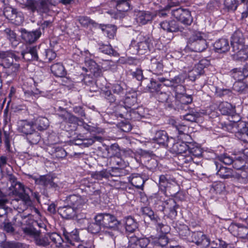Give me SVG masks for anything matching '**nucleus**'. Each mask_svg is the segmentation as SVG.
<instances>
[{
    "instance_id": "obj_1",
    "label": "nucleus",
    "mask_w": 248,
    "mask_h": 248,
    "mask_svg": "<svg viewBox=\"0 0 248 248\" xmlns=\"http://www.w3.org/2000/svg\"><path fill=\"white\" fill-rule=\"evenodd\" d=\"M95 223L91 224L89 231L114 238L116 232L121 229V223L115 216L109 214H98L94 217Z\"/></svg>"
},
{
    "instance_id": "obj_2",
    "label": "nucleus",
    "mask_w": 248,
    "mask_h": 248,
    "mask_svg": "<svg viewBox=\"0 0 248 248\" xmlns=\"http://www.w3.org/2000/svg\"><path fill=\"white\" fill-rule=\"evenodd\" d=\"M67 201L69 205L59 209V213L62 217L79 219L84 217V215H80V212L85 201L80 196L71 195L67 199Z\"/></svg>"
},
{
    "instance_id": "obj_3",
    "label": "nucleus",
    "mask_w": 248,
    "mask_h": 248,
    "mask_svg": "<svg viewBox=\"0 0 248 248\" xmlns=\"http://www.w3.org/2000/svg\"><path fill=\"white\" fill-rule=\"evenodd\" d=\"M206 35L203 32L196 31L189 39L186 46V49L195 52L203 51L207 47Z\"/></svg>"
},
{
    "instance_id": "obj_4",
    "label": "nucleus",
    "mask_w": 248,
    "mask_h": 248,
    "mask_svg": "<svg viewBox=\"0 0 248 248\" xmlns=\"http://www.w3.org/2000/svg\"><path fill=\"white\" fill-rule=\"evenodd\" d=\"M138 41H133L130 45V49L136 48V51L133 52L134 54H143L150 50L152 46L151 39L148 37L139 35L137 37Z\"/></svg>"
},
{
    "instance_id": "obj_5",
    "label": "nucleus",
    "mask_w": 248,
    "mask_h": 248,
    "mask_svg": "<svg viewBox=\"0 0 248 248\" xmlns=\"http://www.w3.org/2000/svg\"><path fill=\"white\" fill-rule=\"evenodd\" d=\"M13 195L17 196V198L15 200L13 201V203L17 201H20V202L24 204V207H14L15 208H20L21 210H24L27 206L31 205V202L29 196L26 193V190L25 189L24 186L20 183H16L14 187V189L13 190Z\"/></svg>"
},
{
    "instance_id": "obj_6",
    "label": "nucleus",
    "mask_w": 248,
    "mask_h": 248,
    "mask_svg": "<svg viewBox=\"0 0 248 248\" xmlns=\"http://www.w3.org/2000/svg\"><path fill=\"white\" fill-rule=\"evenodd\" d=\"M231 45L232 49L236 54L239 51L243 50L246 47L244 46V38L242 32L240 31H236L232 37Z\"/></svg>"
},
{
    "instance_id": "obj_7",
    "label": "nucleus",
    "mask_w": 248,
    "mask_h": 248,
    "mask_svg": "<svg viewBox=\"0 0 248 248\" xmlns=\"http://www.w3.org/2000/svg\"><path fill=\"white\" fill-rule=\"evenodd\" d=\"M129 243L127 248H152L149 238H139L136 236H129Z\"/></svg>"
},
{
    "instance_id": "obj_8",
    "label": "nucleus",
    "mask_w": 248,
    "mask_h": 248,
    "mask_svg": "<svg viewBox=\"0 0 248 248\" xmlns=\"http://www.w3.org/2000/svg\"><path fill=\"white\" fill-rule=\"evenodd\" d=\"M185 77L183 75H180L174 77L175 85H171L174 92V95L178 99L180 97L184 95L185 88L182 85V83L184 82Z\"/></svg>"
},
{
    "instance_id": "obj_9",
    "label": "nucleus",
    "mask_w": 248,
    "mask_h": 248,
    "mask_svg": "<svg viewBox=\"0 0 248 248\" xmlns=\"http://www.w3.org/2000/svg\"><path fill=\"white\" fill-rule=\"evenodd\" d=\"M245 172L242 171V174H240L238 172H234L233 170L224 167H220L217 171V174L222 178L226 179L233 177L240 182L242 181V175Z\"/></svg>"
},
{
    "instance_id": "obj_10",
    "label": "nucleus",
    "mask_w": 248,
    "mask_h": 248,
    "mask_svg": "<svg viewBox=\"0 0 248 248\" xmlns=\"http://www.w3.org/2000/svg\"><path fill=\"white\" fill-rule=\"evenodd\" d=\"M32 222L29 217H24L21 222V228L25 234L35 237L38 236L39 233L32 226Z\"/></svg>"
},
{
    "instance_id": "obj_11",
    "label": "nucleus",
    "mask_w": 248,
    "mask_h": 248,
    "mask_svg": "<svg viewBox=\"0 0 248 248\" xmlns=\"http://www.w3.org/2000/svg\"><path fill=\"white\" fill-rule=\"evenodd\" d=\"M208 64V62L206 60L200 61L192 70L189 71L188 76L190 79L194 80L197 76L202 74L204 68Z\"/></svg>"
},
{
    "instance_id": "obj_12",
    "label": "nucleus",
    "mask_w": 248,
    "mask_h": 248,
    "mask_svg": "<svg viewBox=\"0 0 248 248\" xmlns=\"http://www.w3.org/2000/svg\"><path fill=\"white\" fill-rule=\"evenodd\" d=\"M173 149L177 154H182L186 153L187 151L192 153L194 155L198 156L201 155V151L200 148H197L195 150L198 151L197 153H194L192 150L189 151V147L185 142H177L173 144Z\"/></svg>"
},
{
    "instance_id": "obj_13",
    "label": "nucleus",
    "mask_w": 248,
    "mask_h": 248,
    "mask_svg": "<svg viewBox=\"0 0 248 248\" xmlns=\"http://www.w3.org/2000/svg\"><path fill=\"white\" fill-rule=\"evenodd\" d=\"M21 37L26 42L32 43L36 41L41 36L40 30L28 31L24 29H21Z\"/></svg>"
},
{
    "instance_id": "obj_14",
    "label": "nucleus",
    "mask_w": 248,
    "mask_h": 248,
    "mask_svg": "<svg viewBox=\"0 0 248 248\" xmlns=\"http://www.w3.org/2000/svg\"><path fill=\"white\" fill-rule=\"evenodd\" d=\"M0 58L2 59L1 64L5 67H9L14 62V59L17 61V57L13 53L4 52L0 54Z\"/></svg>"
},
{
    "instance_id": "obj_15",
    "label": "nucleus",
    "mask_w": 248,
    "mask_h": 248,
    "mask_svg": "<svg viewBox=\"0 0 248 248\" xmlns=\"http://www.w3.org/2000/svg\"><path fill=\"white\" fill-rule=\"evenodd\" d=\"M192 236V241L198 245L206 247L210 244L209 239L201 232H194Z\"/></svg>"
},
{
    "instance_id": "obj_16",
    "label": "nucleus",
    "mask_w": 248,
    "mask_h": 248,
    "mask_svg": "<svg viewBox=\"0 0 248 248\" xmlns=\"http://www.w3.org/2000/svg\"><path fill=\"white\" fill-rule=\"evenodd\" d=\"M86 65L87 66L86 71H90L95 77H98L101 75L102 71L99 68L96 63L93 60L90 59L85 60Z\"/></svg>"
},
{
    "instance_id": "obj_17",
    "label": "nucleus",
    "mask_w": 248,
    "mask_h": 248,
    "mask_svg": "<svg viewBox=\"0 0 248 248\" xmlns=\"http://www.w3.org/2000/svg\"><path fill=\"white\" fill-rule=\"evenodd\" d=\"M214 48L218 53H223L229 49V45L227 40L221 39L217 41L214 45Z\"/></svg>"
},
{
    "instance_id": "obj_18",
    "label": "nucleus",
    "mask_w": 248,
    "mask_h": 248,
    "mask_svg": "<svg viewBox=\"0 0 248 248\" xmlns=\"http://www.w3.org/2000/svg\"><path fill=\"white\" fill-rule=\"evenodd\" d=\"M34 124L32 122L23 121L19 126V131L26 135H31L34 130Z\"/></svg>"
},
{
    "instance_id": "obj_19",
    "label": "nucleus",
    "mask_w": 248,
    "mask_h": 248,
    "mask_svg": "<svg viewBox=\"0 0 248 248\" xmlns=\"http://www.w3.org/2000/svg\"><path fill=\"white\" fill-rule=\"evenodd\" d=\"M63 235L67 242L71 245H75V242H78L79 240L78 231L75 229L71 232H63Z\"/></svg>"
},
{
    "instance_id": "obj_20",
    "label": "nucleus",
    "mask_w": 248,
    "mask_h": 248,
    "mask_svg": "<svg viewBox=\"0 0 248 248\" xmlns=\"http://www.w3.org/2000/svg\"><path fill=\"white\" fill-rule=\"evenodd\" d=\"M149 240L151 247L152 245L163 247L166 246L168 242V239L165 234H162L158 237L151 236Z\"/></svg>"
},
{
    "instance_id": "obj_21",
    "label": "nucleus",
    "mask_w": 248,
    "mask_h": 248,
    "mask_svg": "<svg viewBox=\"0 0 248 248\" xmlns=\"http://www.w3.org/2000/svg\"><path fill=\"white\" fill-rule=\"evenodd\" d=\"M232 76L236 80L240 81L248 76V69L245 68H235L232 71Z\"/></svg>"
},
{
    "instance_id": "obj_22",
    "label": "nucleus",
    "mask_w": 248,
    "mask_h": 248,
    "mask_svg": "<svg viewBox=\"0 0 248 248\" xmlns=\"http://www.w3.org/2000/svg\"><path fill=\"white\" fill-rule=\"evenodd\" d=\"M33 179L36 184L43 186L50 185L51 186H54V184L52 181V178L48 175L40 176L38 178L33 177Z\"/></svg>"
},
{
    "instance_id": "obj_23",
    "label": "nucleus",
    "mask_w": 248,
    "mask_h": 248,
    "mask_svg": "<svg viewBox=\"0 0 248 248\" xmlns=\"http://www.w3.org/2000/svg\"><path fill=\"white\" fill-rule=\"evenodd\" d=\"M51 70L54 75L57 77H63L65 74L64 68L60 63L52 65L51 67Z\"/></svg>"
},
{
    "instance_id": "obj_24",
    "label": "nucleus",
    "mask_w": 248,
    "mask_h": 248,
    "mask_svg": "<svg viewBox=\"0 0 248 248\" xmlns=\"http://www.w3.org/2000/svg\"><path fill=\"white\" fill-rule=\"evenodd\" d=\"M125 225L126 231L129 232H133L138 228L137 223L132 217H130L125 218Z\"/></svg>"
},
{
    "instance_id": "obj_25",
    "label": "nucleus",
    "mask_w": 248,
    "mask_h": 248,
    "mask_svg": "<svg viewBox=\"0 0 248 248\" xmlns=\"http://www.w3.org/2000/svg\"><path fill=\"white\" fill-rule=\"evenodd\" d=\"M116 3V9L120 12L128 11L130 9L129 0H113Z\"/></svg>"
},
{
    "instance_id": "obj_26",
    "label": "nucleus",
    "mask_w": 248,
    "mask_h": 248,
    "mask_svg": "<svg viewBox=\"0 0 248 248\" xmlns=\"http://www.w3.org/2000/svg\"><path fill=\"white\" fill-rule=\"evenodd\" d=\"M160 26L163 30L170 32H176L179 30L174 21H171L170 23L167 21L163 22L161 23Z\"/></svg>"
},
{
    "instance_id": "obj_27",
    "label": "nucleus",
    "mask_w": 248,
    "mask_h": 248,
    "mask_svg": "<svg viewBox=\"0 0 248 248\" xmlns=\"http://www.w3.org/2000/svg\"><path fill=\"white\" fill-rule=\"evenodd\" d=\"M131 184L138 188L143 189L144 180L138 174H133L131 180Z\"/></svg>"
},
{
    "instance_id": "obj_28",
    "label": "nucleus",
    "mask_w": 248,
    "mask_h": 248,
    "mask_svg": "<svg viewBox=\"0 0 248 248\" xmlns=\"http://www.w3.org/2000/svg\"><path fill=\"white\" fill-rule=\"evenodd\" d=\"M155 140L158 144H164L168 140L167 133L164 131H159L156 133Z\"/></svg>"
},
{
    "instance_id": "obj_29",
    "label": "nucleus",
    "mask_w": 248,
    "mask_h": 248,
    "mask_svg": "<svg viewBox=\"0 0 248 248\" xmlns=\"http://www.w3.org/2000/svg\"><path fill=\"white\" fill-rule=\"evenodd\" d=\"M234 59L240 61H248V46L244 48L243 50L239 51L236 54H233Z\"/></svg>"
},
{
    "instance_id": "obj_30",
    "label": "nucleus",
    "mask_w": 248,
    "mask_h": 248,
    "mask_svg": "<svg viewBox=\"0 0 248 248\" xmlns=\"http://www.w3.org/2000/svg\"><path fill=\"white\" fill-rule=\"evenodd\" d=\"M151 67L152 70L155 72H160L163 69V64L155 58H153L151 61Z\"/></svg>"
},
{
    "instance_id": "obj_31",
    "label": "nucleus",
    "mask_w": 248,
    "mask_h": 248,
    "mask_svg": "<svg viewBox=\"0 0 248 248\" xmlns=\"http://www.w3.org/2000/svg\"><path fill=\"white\" fill-rule=\"evenodd\" d=\"M38 125V129L39 130L46 129L49 125V122L47 119L45 117H41L37 121L35 124Z\"/></svg>"
},
{
    "instance_id": "obj_32",
    "label": "nucleus",
    "mask_w": 248,
    "mask_h": 248,
    "mask_svg": "<svg viewBox=\"0 0 248 248\" xmlns=\"http://www.w3.org/2000/svg\"><path fill=\"white\" fill-rule=\"evenodd\" d=\"M29 53L31 56V59H37L38 58V56L37 54L36 49L35 47H30L27 51H23L22 52V55L23 59L26 60L27 61L30 60V58H26L25 55L27 53Z\"/></svg>"
},
{
    "instance_id": "obj_33",
    "label": "nucleus",
    "mask_w": 248,
    "mask_h": 248,
    "mask_svg": "<svg viewBox=\"0 0 248 248\" xmlns=\"http://www.w3.org/2000/svg\"><path fill=\"white\" fill-rule=\"evenodd\" d=\"M224 6L229 11L236 10L237 6L235 0H225Z\"/></svg>"
},
{
    "instance_id": "obj_34",
    "label": "nucleus",
    "mask_w": 248,
    "mask_h": 248,
    "mask_svg": "<svg viewBox=\"0 0 248 248\" xmlns=\"http://www.w3.org/2000/svg\"><path fill=\"white\" fill-rule=\"evenodd\" d=\"M5 32L7 34V38L12 42V43L16 45L17 41L16 40V34L9 29H6L5 30Z\"/></svg>"
},
{
    "instance_id": "obj_35",
    "label": "nucleus",
    "mask_w": 248,
    "mask_h": 248,
    "mask_svg": "<svg viewBox=\"0 0 248 248\" xmlns=\"http://www.w3.org/2000/svg\"><path fill=\"white\" fill-rule=\"evenodd\" d=\"M157 229L160 231L162 234H167L170 232V228L167 225H164L162 223H158L157 226Z\"/></svg>"
},
{
    "instance_id": "obj_36",
    "label": "nucleus",
    "mask_w": 248,
    "mask_h": 248,
    "mask_svg": "<svg viewBox=\"0 0 248 248\" xmlns=\"http://www.w3.org/2000/svg\"><path fill=\"white\" fill-rule=\"evenodd\" d=\"M105 30L108 34V36L109 38H112L114 37L116 31V28L115 26L113 25L108 26L106 27Z\"/></svg>"
},
{
    "instance_id": "obj_37",
    "label": "nucleus",
    "mask_w": 248,
    "mask_h": 248,
    "mask_svg": "<svg viewBox=\"0 0 248 248\" xmlns=\"http://www.w3.org/2000/svg\"><path fill=\"white\" fill-rule=\"evenodd\" d=\"M50 238L52 242L57 245H61L62 241L61 236L57 233H52L50 236Z\"/></svg>"
},
{
    "instance_id": "obj_38",
    "label": "nucleus",
    "mask_w": 248,
    "mask_h": 248,
    "mask_svg": "<svg viewBox=\"0 0 248 248\" xmlns=\"http://www.w3.org/2000/svg\"><path fill=\"white\" fill-rule=\"evenodd\" d=\"M215 243H216L217 246L218 245L219 247H222V248H234L233 245L227 244L225 242L219 239L216 242H212V244L213 245Z\"/></svg>"
},
{
    "instance_id": "obj_39",
    "label": "nucleus",
    "mask_w": 248,
    "mask_h": 248,
    "mask_svg": "<svg viewBox=\"0 0 248 248\" xmlns=\"http://www.w3.org/2000/svg\"><path fill=\"white\" fill-rule=\"evenodd\" d=\"M233 167L236 170L241 169L245 165V161L244 159H236L233 162Z\"/></svg>"
},
{
    "instance_id": "obj_40",
    "label": "nucleus",
    "mask_w": 248,
    "mask_h": 248,
    "mask_svg": "<svg viewBox=\"0 0 248 248\" xmlns=\"http://www.w3.org/2000/svg\"><path fill=\"white\" fill-rule=\"evenodd\" d=\"M178 20L180 22L186 25H190L193 21L192 16H179Z\"/></svg>"
},
{
    "instance_id": "obj_41",
    "label": "nucleus",
    "mask_w": 248,
    "mask_h": 248,
    "mask_svg": "<svg viewBox=\"0 0 248 248\" xmlns=\"http://www.w3.org/2000/svg\"><path fill=\"white\" fill-rule=\"evenodd\" d=\"M79 21L83 26H88L90 24H93V21H92L88 16H80Z\"/></svg>"
},
{
    "instance_id": "obj_42",
    "label": "nucleus",
    "mask_w": 248,
    "mask_h": 248,
    "mask_svg": "<svg viewBox=\"0 0 248 248\" xmlns=\"http://www.w3.org/2000/svg\"><path fill=\"white\" fill-rule=\"evenodd\" d=\"M213 188L217 193H220L224 189V185L221 182H218L214 184Z\"/></svg>"
},
{
    "instance_id": "obj_43",
    "label": "nucleus",
    "mask_w": 248,
    "mask_h": 248,
    "mask_svg": "<svg viewBox=\"0 0 248 248\" xmlns=\"http://www.w3.org/2000/svg\"><path fill=\"white\" fill-rule=\"evenodd\" d=\"M179 101L183 104H189L192 101V98L190 95H182L179 99Z\"/></svg>"
},
{
    "instance_id": "obj_44",
    "label": "nucleus",
    "mask_w": 248,
    "mask_h": 248,
    "mask_svg": "<svg viewBox=\"0 0 248 248\" xmlns=\"http://www.w3.org/2000/svg\"><path fill=\"white\" fill-rule=\"evenodd\" d=\"M175 127L179 135H185L186 134V132L187 129V127L186 125L181 124L176 125Z\"/></svg>"
},
{
    "instance_id": "obj_45",
    "label": "nucleus",
    "mask_w": 248,
    "mask_h": 248,
    "mask_svg": "<svg viewBox=\"0 0 248 248\" xmlns=\"http://www.w3.org/2000/svg\"><path fill=\"white\" fill-rule=\"evenodd\" d=\"M159 80L160 82H164V85L166 86L170 87L171 85H175L174 78L172 79L171 80H169L165 79L163 78H159Z\"/></svg>"
},
{
    "instance_id": "obj_46",
    "label": "nucleus",
    "mask_w": 248,
    "mask_h": 248,
    "mask_svg": "<svg viewBox=\"0 0 248 248\" xmlns=\"http://www.w3.org/2000/svg\"><path fill=\"white\" fill-rule=\"evenodd\" d=\"M40 139V137L37 133L33 134L32 136L28 138V139L30 140V142L32 144L37 143L39 141Z\"/></svg>"
},
{
    "instance_id": "obj_47",
    "label": "nucleus",
    "mask_w": 248,
    "mask_h": 248,
    "mask_svg": "<svg viewBox=\"0 0 248 248\" xmlns=\"http://www.w3.org/2000/svg\"><path fill=\"white\" fill-rule=\"evenodd\" d=\"M46 57L49 60H53L56 56V53L51 49L46 50Z\"/></svg>"
},
{
    "instance_id": "obj_48",
    "label": "nucleus",
    "mask_w": 248,
    "mask_h": 248,
    "mask_svg": "<svg viewBox=\"0 0 248 248\" xmlns=\"http://www.w3.org/2000/svg\"><path fill=\"white\" fill-rule=\"evenodd\" d=\"M221 161L225 164L230 165L231 164L233 161L232 159L229 156L224 155L220 159Z\"/></svg>"
},
{
    "instance_id": "obj_49",
    "label": "nucleus",
    "mask_w": 248,
    "mask_h": 248,
    "mask_svg": "<svg viewBox=\"0 0 248 248\" xmlns=\"http://www.w3.org/2000/svg\"><path fill=\"white\" fill-rule=\"evenodd\" d=\"M104 96L108 100L109 102H112L115 101V98L113 95L111 93L110 91H106L104 92Z\"/></svg>"
},
{
    "instance_id": "obj_50",
    "label": "nucleus",
    "mask_w": 248,
    "mask_h": 248,
    "mask_svg": "<svg viewBox=\"0 0 248 248\" xmlns=\"http://www.w3.org/2000/svg\"><path fill=\"white\" fill-rule=\"evenodd\" d=\"M112 89L113 93L117 94L121 93L123 91V87L118 84H114Z\"/></svg>"
},
{
    "instance_id": "obj_51",
    "label": "nucleus",
    "mask_w": 248,
    "mask_h": 248,
    "mask_svg": "<svg viewBox=\"0 0 248 248\" xmlns=\"http://www.w3.org/2000/svg\"><path fill=\"white\" fill-rule=\"evenodd\" d=\"M3 228L4 230L7 232H12L14 231V227L12 224L8 222L4 223Z\"/></svg>"
},
{
    "instance_id": "obj_52",
    "label": "nucleus",
    "mask_w": 248,
    "mask_h": 248,
    "mask_svg": "<svg viewBox=\"0 0 248 248\" xmlns=\"http://www.w3.org/2000/svg\"><path fill=\"white\" fill-rule=\"evenodd\" d=\"M136 20L140 25L146 24L150 20L149 19H146L145 16H137Z\"/></svg>"
},
{
    "instance_id": "obj_53",
    "label": "nucleus",
    "mask_w": 248,
    "mask_h": 248,
    "mask_svg": "<svg viewBox=\"0 0 248 248\" xmlns=\"http://www.w3.org/2000/svg\"><path fill=\"white\" fill-rule=\"evenodd\" d=\"M102 51L104 53L109 54L112 53V50L110 46H105L102 48Z\"/></svg>"
},
{
    "instance_id": "obj_54",
    "label": "nucleus",
    "mask_w": 248,
    "mask_h": 248,
    "mask_svg": "<svg viewBox=\"0 0 248 248\" xmlns=\"http://www.w3.org/2000/svg\"><path fill=\"white\" fill-rule=\"evenodd\" d=\"M184 119L186 121L191 122H194L196 120V117L194 116L193 115L190 114H188L185 115L184 116Z\"/></svg>"
},
{
    "instance_id": "obj_55",
    "label": "nucleus",
    "mask_w": 248,
    "mask_h": 248,
    "mask_svg": "<svg viewBox=\"0 0 248 248\" xmlns=\"http://www.w3.org/2000/svg\"><path fill=\"white\" fill-rule=\"evenodd\" d=\"M7 163V158L5 156H1L0 157V167L2 168Z\"/></svg>"
},
{
    "instance_id": "obj_56",
    "label": "nucleus",
    "mask_w": 248,
    "mask_h": 248,
    "mask_svg": "<svg viewBox=\"0 0 248 248\" xmlns=\"http://www.w3.org/2000/svg\"><path fill=\"white\" fill-rule=\"evenodd\" d=\"M78 248H91V247L89 243L82 242V243L78 245Z\"/></svg>"
},
{
    "instance_id": "obj_57",
    "label": "nucleus",
    "mask_w": 248,
    "mask_h": 248,
    "mask_svg": "<svg viewBox=\"0 0 248 248\" xmlns=\"http://www.w3.org/2000/svg\"><path fill=\"white\" fill-rule=\"evenodd\" d=\"M240 138L244 142H248V133H243Z\"/></svg>"
},
{
    "instance_id": "obj_58",
    "label": "nucleus",
    "mask_w": 248,
    "mask_h": 248,
    "mask_svg": "<svg viewBox=\"0 0 248 248\" xmlns=\"http://www.w3.org/2000/svg\"><path fill=\"white\" fill-rule=\"evenodd\" d=\"M136 77L139 80H140L142 78V71L141 70H138L137 71Z\"/></svg>"
},
{
    "instance_id": "obj_59",
    "label": "nucleus",
    "mask_w": 248,
    "mask_h": 248,
    "mask_svg": "<svg viewBox=\"0 0 248 248\" xmlns=\"http://www.w3.org/2000/svg\"><path fill=\"white\" fill-rule=\"evenodd\" d=\"M27 5L31 9H33L34 8V4L33 1L32 0H29L27 1Z\"/></svg>"
},
{
    "instance_id": "obj_60",
    "label": "nucleus",
    "mask_w": 248,
    "mask_h": 248,
    "mask_svg": "<svg viewBox=\"0 0 248 248\" xmlns=\"http://www.w3.org/2000/svg\"><path fill=\"white\" fill-rule=\"evenodd\" d=\"M237 86L243 87L244 84L243 83L240 82H236L234 84V88L236 90H237L239 92L242 91L243 90V89H240L239 90L237 89H236Z\"/></svg>"
},
{
    "instance_id": "obj_61",
    "label": "nucleus",
    "mask_w": 248,
    "mask_h": 248,
    "mask_svg": "<svg viewBox=\"0 0 248 248\" xmlns=\"http://www.w3.org/2000/svg\"><path fill=\"white\" fill-rule=\"evenodd\" d=\"M6 201L4 200L0 199V209H3L4 208V204Z\"/></svg>"
},
{
    "instance_id": "obj_62",
    "label": "nucleus",
    "mask_w": 248,
    "mask_h": 248,
    "mask_svg": "<svg viewBox=\"0 0 248 248\" xmlns=\"http://www.w3.org/2000/svg\"><path fill=\"white\" fill-rule=\"evenodd\" d=\"M72 0H61L60 2L65 5L70 4Z\"/></svg>"
},
{
    "instance_id": "obj_63",
    "label": "nucleus",
    "mask_w": 248,
    "mask_h": 248,
    "mask_svg": "<svg viewBox=\"0 0 248 248\" xmlns=\"http://www.w3.org/2000/svg\"><path fill=\"white\" fill-rule=\"evenodd\" d=\"M137 16H149V14L146 12H139V13L137 14Z\"/></svg>"
},
{
    "instance_id": "obj_64",
    "label": "nucleus",
    "mask_w": 248,
    "mask_h": 248,
    "mask_svg": "<svg viewBox=\"0 0 248 248\" xmlns=\"http://www.w3.org/2000/svg\"><path fill=\"white\" fill-rule=\"evenodd\" d=\"M161 95L165 96V97L164 98H161V101H165L168 99L166 93H161Z\"/></svg>"
}]
</instances>
